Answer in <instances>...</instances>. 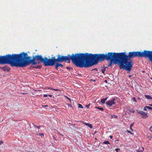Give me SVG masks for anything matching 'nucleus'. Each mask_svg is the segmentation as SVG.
Segmentation results:
<instances>
[{
	"instance_id": "f257e3e1",
	"label": "nucleus",
	"mask_w": 152,
	"mask_h": 152,
	"mask_svg": "<svg viewBox=\"0 0 152 152\" xmlns=\"http://www.w3.org/2000/svg\"><path fill=\"white\" fill-rule=\"evenodd\" d=\"M32 57L28 56L27 53H21L19 54H8L1 56V64H10L11 66L24 67L29 64L33 65L39 64L42 62L45 66H50V59L41 55H37Z\"/></svg>"
},
{
	"instance_id": "f03ea898",
	"label": "nucleus",
	"mask_w": 152,
	"mask_h": 152,
	"mask_svg": "<svg viewBox=\"0 0 152 152\" xmlns=\"http://www.w3.org/2000/svg\"><path fill=\"white\" fill-rule=\"evenodd\" d=\"M121 58L124 67V69L129 71V72L131 70L133 66L132 60H130L132 58L135 57H144L149 59L152 62V51L144 50L142 52L132 51L129 53L126 54V52L119 53Z\"/></svg>"
},
{
	"instance_id": "7ed1b4c3",
	"label": "nucleus",
	"mask_w": 152,
	"mask_h": 152,
	"mask_svg": "<svg viewBox=\"0 0 152 152\" xmlns=\"http://www.w3.org/2000/svg\"><path fill=\"white\" fill-rule=\"evenodd\" d=\"M112 52H109L107 54H92L87 53H81L82 67H89L94 65L97 64L99 61L108 60L110 58Z\"/></svg>"
},
{
	"instance_id": "20e7f679",
	"label": "nucleus",
	"mask_w": 152,
	"mask_h": 152,
	"mask_svg": "<svg viewBox=\"0 0 152 152\" xmlns=\"http://www.w3.org/2000/svg\"><path fill=\"white\" fill-rule=\"evenodd\" d=\"M50 59V66L55 65L56 62H62L63 61H67L70 62V60L77 67H82L81 53L73 54L71 55L67 54V56H62L58 55L57 58L56 59L55 57H52Z\"/></svg>"
},
{
	"instance_id": "39448f33",
	"label": "nucleus",
	"mask_w": 152,
	"mask_h": 152,
	"mask_svg": "<svg viewBox=\"0 0 152 152\" xmlns=\"http://www.w3.org/2000/svg\"><path fill=\"white\" fill-rule=\"evenodd\" d=\"M119 54V53H112L110 58L108 60L110 61V63L106 68H107L108 66H111L113 63L114 64H118L121 69H124L123 64L122 63V61Z\"/></svg>"
},
{
	"instance_id": "423d86ee",
	"label": "nucleus",
	"mask_w": 152,
	"mask_h": 152,
	"mask_svg": "<svg viewBox=\"0 0 152 152\" xmlns=\"http://www.w3.org/2000/svg\"><path fill=\"white\" fill-rule=\"evenodd\" d=\"M137 112L139 114H140L142 115L141 117L144 118H146L148 117V116L147 115V113L145 112L141 111L139 110H137Z\"/></svg>"
},
{
	"instance_id": "0eeeda50",
	"label": "nucleus",
	"mask_w": 152,
	"mask_h": 152,
	"mask_svg": "<svg viewBox=\"0 0 152 152\" xmlns=\"http://www.w3.org/2000/svg\"><path fill=\"white\" fill-rule=\"evenodd\" d=\"M115 99L114 98H113L110 100L107 101L106 102V104L110 107H111L113 105H115Z\"/></svg>"
},
{
	"instance_id": "6e6552de",
	"label": "nucleus",
	"mask_w": 152,
	"mask_h": 152,
	"mask_svg": "<svg viewBox=\"0 0 152 152\" xmlns=\"http://www.w3.org/2000/svg\"><path fill=\"white\" fill-rule=\"evenodd\" d=\"M1 69L4 71H9L10 70V67L7 66L5 65L1 67Z\"/></svg>"
},
{
	"instance_id": "1a4fd4ad",
	"label": "nucleus",
	"mask_w": 152,
	"mask_h": 152,
	"mask_svg": "<svg viewBox=\"0 0 152 152\" xmlns=\"http://www.w3.org/2000/svg\"><path fill=\"white\" fill-rule=\"evenodd\" d=\"M126 109L127 110L129 111H130V112H132L133 113H134L135 112V111L134 110L130 108L129 106L126 107Z\"/></svg>"
},
{
	"instance_id": "9d476101",
	"label": "nucleus",
	"mask_w": 152,
	"mask_h": 152,
	"mask_svg": "<svg viewBox=\"0 0 152 152\" xmlns=\"http://www.w3.org/2000/svg\"><path fill=\"white\" fill-rule=\"evenodd\" d=\"M108 97H106L105 98H103L101 99V102L102 104H104L105 101L107 99Z\"/></svg>"
},
{
	"instance_id": "9b49d317",
	"label": "nucleus",
	"mask_w": 152,
	"mask_h": 152,
	"mask_svg": "<svg viewBox=\"0 0 152 152\" xmlns=\"http://www.w3.org/2000/svg\"><path fill=\"white\" fill-rule=\"evenodd\" d=\"M141 148L142 149H138L136 150L137 152H142L144 151V149L143 147H142Z\"/></svg>"
},
{
	"instance_id": "f8f14e48",
	"label": "nucleus",
	"mask_w": 152,
	"mask_h": 152,
	"mask_svg": "<svg viewBox=\"0 0 152 152\" xmlns=\"http://www.w3.org/2000/svg\"><path fill=\"white\" fill-rule=\"evenodd\" d=\"M145 96L146 97V98L148 99H152V97L151 96L149 95H145Z\"/></svg>"
},
{
	"instance_id": "ddd939ff",
	"label": "nucleus",
	"mask_w": 152,
	"mask_h": 152,
	"mask_svg": "<svg viewBox=\"0 0 152 152\" xmlns=\"http://www.w3.org/2000/svg\"><path fill=\"white\" fill-rule=\"evenodd\" d=\"M86 126H88L91 129H92L93 128L92 125L91 124L89 123L87 124Z\"/></svg>"
},
{
	"instance_id": "4468645a",
	"label": "nucleus",
	"mask_w": 152,
	"mask_h": 152,
	"mask_svg": "<svg viewBox=\"0 0 152 152\" xmlns=\"http://www.w3.org/2000/svg\"><path fill=\"white\" fill-rule=\"evenodd\" d=\"M58 62H56V63L57 66H58V67L61 66V67H62L63 66V65L61 64L58 63Z\"/></svg>"
},
{
	"instance_id": "2eb2a0df",
	"label": "nucleus",
	"mask_w": 152,
	"mask_h": 152,
	"mask_svg": "<svg viewBox=\"0 0 152 152\" xmlns=\"http://www.w3.org/2000/svg\"><path fill=\"white\" fill-rule=\"evenodd\" d=\"M95 108H96V109H98L99 110H100L101 111H103L104 110L103 109V108H102L99 107H95Z\"/></svg>"
},
{
	"instance_id": "dca6fc26",
	"label": "nucleus",
	"mask_w": 152,
	"mask_h": 152,
	"mask_svg": "<svg viewBox=\"0 0 152 152\" xmlns=\"http://www.w3.org/2000/svg\"><path fill=\"white\" fill-rule=\"evenodd\" d=\"M103 143L104 144H107V145L109 144H110L109 142L107 140L104 141V142Z\"/></svg>"
},
{
	"instance_id": "f3484780",
	"label": "nucleus",
	"mask_w": 152,
	"mask_h": 152,
	"mask_svg": "<svg viewBox=\"0 0 152 152\" xmlns=\"http://www.w3.org/2000/svg\"><path fill=\"white\" fill-rule=\"evenodd\" d=\"M78 108H83V106L81 104H78Z\"/></svg>"
},
{
	"instance_id": "a211bd4d",
	"label": "nucleus",
	"mask_w": 152,
	"mask_h": 152,
	"mask_svg": "<svg viewBox=\"0 0 152 152\" xmlns=\"http://www.w3.org/2000/svg\"><path fill=\"white\" fill-rule=\"evenodd\" d=\"M106 67L105 68H104L103 69H102V72L103 73H104L106 71Z\"/></svg>"
},
{
	"instance_id": "6ab92c4d",
	"label": "nucleus",
	"mask_w": 152,
	"mask_h": 152,
	"mask_svg": "<svg viewBox=\"0 0 152 152\" xmlns=\"http://www.w3.org/2000/svg\"><path fill=\"white\" fill-rule=\"evenodd\" d=\"M145 107H147V109H148V110H150L152 109V108L149 106H145Z\"/></svg>"
},
{
	"instance_id": "aec40b11",
	"label": "nucleus",
	"mask_w": 152,
	"mask_h": 152,
	"mask_svg": "<svg viewBox=\"0 0 152 152\" xmlns=\"http://www.w3.org/2000/svg\"><path fill=\"white\" fill-rule=\"evenodd\" d=\"M132 100H133V101L134 102H136V99L134 97H133L132 98Z\"/></svg>"
},
{
	"instance_id": "412c9836",
	"label": "nucleus",
	"mask_w": 152,
	"mask_h": 152,
	"mask_svg": "<svg viewBox=\"0 0 152 152\" xmlns=\"http://www.w3.org/2000/svg\"><path fill=\"white\" fill-rule=\"evenodd\" d=\"M133 126V124H132L130 125V129L131 130V131H133V129H132V127Z\"/></svg>"
},
{
	"instance_id": "4be33fe9",
	"label": "nucleus",
	"mask_w": 152,
	"mask_h": 152,
	"mask_svg": "<svg viewBox=\"0 0 152 152\" xmlns=\"http://www.w3.org/2000/svg\"><path fill=\"white\" fill-rule=\"evenodd\" d=\"M55 68L56 69H57V70L58 69V66H57V65L56 64V63H55Z\"/></svg>"
},
{
	"instance_id": "5701e85b",
	"label": "nucleus",
	"mask_w": 152,
	"mask_h": 152,
	"mask_svg": "<svg viewBox=\"0 0 152 152\" xmlns=\"http://www.w3.org/2000/svg\"><path fill=\"white\" fill-rule=\"evenodd\" d=\"M38 135L41 136H43L44 135V134L43 133H39L38 134Z\"/></svg>"
},
{
	"instance_id": "b1692460",
	"label": "nucleus",
	"mask_w": 152,
	"mask_h": 152,
	"mask_svg": "<svg viewBox=\"0 0 152 152\" xmlns=\"http://www.w3.org/2000/svg\"><path fill=\"white\" fill-rule=\"evenodd\" d=\"M90 104H88V105H86L85 107H86V108H89V107H90Z\"/></svg>"
},
{
	"instance_id": "393cba45",
	"label": "nucleus",
	"mask_w": 152,
	"mask_h": 152,
	"mask_svg": "<svg viewBox=\"0 0 152 152\" xmlns=\"http://www.w3.org/2000/svg\"><path fill=\"white\" fill-rule=\"evenodd\" d=\"M65 97H66L69 100V101L70 102H71V99L70 98H69L68 97H67V96H65Z\"/></svg>"
},
{
	"instance_id": "a878e982",
	"label": "nucleus",
	"mask_w": 152,
	"mask_h": 152,
	"mask_svg": "<svg viewBox=\"0 0 152 152\" xmlns=\"http://www.w3.org/2000/svg\"><path fill=\"white\" fill-rule=\"evenodd\" d=\"M47 89H52V90H54V89L52 87H47Z\"/></svg>"
},
{
	"instance_id": "bb28decb",
	"label": "nucleus",
	"mask_w": 152,
	"mask_h": 152,
	"mask_svg": "<svg viewBox=\"0 0 152 152\" xmlns=\"http://www.w3.org/2000/svg\"><path fill=\"white\" fill-rule=\"evenodd\" d=\"M67 104L68 106L70 107H72V105L71 104Z\"/></svg>"
},
{
	"instance_id": "cd10ccee",
	"label": "nucleus",
	"mask_w": 152,
	"mask_h": 152,
	"mask_svg": "<svg viewBox=\"0 0 152 152\" xmlns=\"http://www.w3.org/2000/svg\"><path fill=\"white\" fill-rule=\"evenodd\" d=\"M54 90H55V91H60V90L59 89H54Z\"/></svg>"
},
{
	"instance_id": "c85d7f7f",
	"label": "nucleus",
	"mask_w": 152,
	"mask_h": 152,
	"mask_svg": "<svg viewBox=\"0 0 152 152\" xmlns=\"http://www.w3.org/2000/svg\"><path fill=\"white\" fill-rule=\"evenodd\" d=\"M115 150L116 151V152H118V151L120 150V149L116 148V149H115Z\"/></svg>"
},
{
	"instance_id": "c756f323",
	"label": "nucleus",
	"mask_w": 152,
	"mask_h": 152,
	"mask_svg": "<svg viewBox=\"0 0 152 152\" xmlns=\"http://www.w3.org/2000/svg\"><path fill=\"white\" fill-rule=\"evenodd\" d=\"M147 107H145V106L144 108V110L145 111H146L147 110Z\"/></svg>"
},
{
	"instance_id": "7c9ffc66",
	"label": "nucleus",
	"mask_w": 152,
	"mask_h": 152,
	"mask_svg": "<svg viewBox=\"0 0 152 152\" xmlns=\"http://www.w3.org/2000/svg\"><path fill=\"white\" fill-rule=\"evenodd\" d=\"M34 126L35 127H36V128H37L38 129H39V127L35 125Z\"/></svg>"
},
{
	"instance_id": "2f4dec72",
	"label": "nucleus",
	"mask_w": 152,
	"mask_h": 152,
	"mask_svg": "<svg viewBox=\"0 0 152 152\" xmlns=\"http://www.w3.org/2000/svg\"><path fill=\"white\" fill-rule=\"evenodd\" d=\"M127 132H128L129 133H130V134H133V133H132L131 132H130V131H129L127 130Z\"/></svg>"
},
{
	"instance_id": "473e14b6",
	"label": "nucleus",
	"mask_w": 152,
	"mask_h": 152,
	"mask_svg": "<svg viewBox=\"0 0 152 152\" xmlns=\"http://www.w3.org/2000/svg\"><path fill=\"white\" fill-rule=\"evenodd\" d=\"M48 96V95H46V94H44V95H43V96H44V97H47Z\"/></svg>"
},
{
	"instance_id": "72a5a7b5",
	"label": "nucleus",
	"mask_w": 152,
	"mask_h": 152,
	"mask_svg": "<svg viewBox=\"0 0 152 152\" xmlns=\"http://www.w3.org/2000/svg\"><path fill=\"white\" fill-rule=\"evenodd\" d=\"M41 68V66H38L36 67L37 68Z\"/></svg>"
},
{
	"instance_id": "f704fd0d",
	"label": "nucleus",
	"mask_w": 152,
	"mask_h": 152,
	"mask_svg": "<svg viewBox=\"0 0 152 152\" xmlns=\"http://www.w3.org/2000/svg\"><path fill=\"white\" fill-rule=\"evenodd\" d=\"M48 96L50 97H52V95H48Z\"/></svg>"
},
{
	"instance_id": "c9c22d12",
	"label": "nucleus",
	"mask_w": 152,
	"mask_h": 152,
	"mask_svg": "<svg viewBox=\"0 0 152 152\" xmlns=\"http://www.w3.org/2000/svg\"><path fill=\"white\" fill-rule=\"evenodd\" d=\"M151 129H152V126H151L150 127V130H151Z\"/></svg>"
},
{
	"instance_id": "e433bc0d",
	"label": "nucleus",
	"mask_w": 152,
	"mask_h": 152,
	"mask_svg": "<svg viewBox=\"0 0 152 152\" xmlns=\"http://www.w3.org/2000/svg\"><path fill=\"white\" fill-rule=\"evenodd\" d=\"M43 106L45 107H47L48 106L46 105H44V106Z\"/></svg>"
},
{
	"instance_id": "4c0bfd02",
	"label": "nucleus",
	"mask_w": 152,
	"mask_h": 152,
	"mask_svg": "<svg viewBox=\"0 0 152 152\" xmlns=\"http://www.w3.org/2000/svg\"><path fill=\"white\" fill-rule=\"evenodd\" d=\"M1 56H0V64H1Z\"/></svg>"
},
{
	"instance_id": "58836bf2",
	"label": "nucleus",
	"mask_w": 152,
	"mask_h": 152,
	"mask_svg": "<svg viewBox=\"0 0 152 152\" xmlns=\"http://www.w3.org/2000/svg\"><path fill=\"white\" fill-rule=\"evenodd\" d=\"M58 133L59 134H60V135H62V136H63V135H62V134H61L60 133H59V132H58Z\"/></svg>"
},
{
	"instance_id": "ea45409f",
	"label": "nucleus",
	"mask_w": 152,
	"mask_h": 152,
	"mask_svg": "<svg viewBox=\"0 0 152 152\" xmlns=\"http://www.w3.org/2000/svg\"><path fill=\"white\" fill-rule=\"evenodd\" d=\"M58 133L59 134H60V135H62V136H63V135H62V134H61L60 133H59V132H58Z\"/></svg>"
},
{
	"instance_id": "a19ab883",
	"label": "nucleus",
	"mask_w": 152,
	"mask_h": 152,
	"mask_svg": "<svg viewBox=\"0 0 152 152\" xmlns=\"http://www.w3.org/2000/svg\"><path fill=\"white\" fill-rule=\"evenodd\" d=\"M132 76H131V75H129V77H131Z\"/></svg>"
},
{
	"instance_id": "79ce46f5",
	"label": "nucleus",
	"mask_w": 152,
	"mask_h": 152,
	"mask_svg": "<svg viewBox=\"0 0 152 152\" xmlns=\"http://www.w3.org/2000/svg\"><path fill=\"white\" fill-rule=\"evenodd\" d=\"M110 138L111 139H112V136H110Z\"/></svg>"
},
{
	"instance_id": "37998d69",
	"label": "nucleus",
	"mask_w": 152,
	"mask_h": 152,
	"mask_svg": "<svg viewBox=\"0 0 152 152\" xmlns=\"http://www.w3.org/2000/svg\"><path fill=\"white\" fill-rule=\"evenodd\" d=\"M149 105L151 107H152V104H150Z\"/></svg>"
},
{
	"instance_id": "c03bdc74",
	"label": "nucleus",
	"mask_w": 152,
	"mask_h": 152,
	"mask_svg": "<svg viewBox=\"0 0 152 152\" xmlns=\"http://www.w3.org/2000/svg\"><path fill=\"white\" fill-rule=\"evenodd\" d=\"M84 124H85L86 125V124H87V123H84Z\"/></svg>"
},
{
	"instance_id": "a18cd8bd",
	"label": "nucleus",
	"mask_w": 152,
	"mask_h": 152,
	"mask_svg": "<svg viewBox=\"0 0 152 152\" xmlns=\"http://www.w3.org/2000/svg\"><path fill=\"white\" fill-rule=\"evenodd\" d=\"M105 82H106V83H107V80H105Z\"/></svg>"
},
{
	"instance_id": "49530a36",
	"label": "nucleus",
	"mask_w": 152,
	"mask_h": 152,
	"mask_svg": "<svg viewBox=\"0 0 152 152\" xmlns=\"http://www.w3.org/2000/svg\"><path fill=\"white\" fill-rule=\"evenodd\" d=\"M150 131L152 132V130H150Z\"/></svg>"
},
{
	"instance_id": "de8ad7c7",
	"label": "nucleus",
	"mask_w": 152,
	"mask_h": 152,
	"mask_svg": "<svg viewBox=\"0 0 152 152\" xmlns=\"http://www.w3.org/2000/svg\"><path fill=\"white\" fill-rule=\"evenodd\" d=\"M1 67H0V69H1Z\"/></svg>"
},
{
	"instance_id": "09e8293b",
	"label": "nucleus",
	"mask_w": 152,
	"mask_h": 152,
	"mask_svg": "<svg viewBox=\"0 0 152 152\" xmlns=\"http://www.w3.org/2000/svg\"><path fill=\"white\" fill-rule=\"evenodd\" d=\"M22 94H25V93H23Z\"/></svg>"
},
{
	"instance_id": "8fccbe9b",
	"label": "nucleus",
	"mask_w": 152,
	"mask_h": 152,
	"mask_svg": "<svg viewBox=\"0 0 152 152\" xmlns=\"http://www.w3.org/2000/svg\"><path fill=\"white\" fill-rule=\"evenodd\" d=\"M151 138H152V137H151Z\"/></svg>"
}]
</instances>
